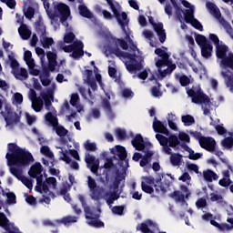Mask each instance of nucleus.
<instances>
[{
	"label": "nucleus",
	"instance_id": "obj_10",
	"mask_svg": "<svg viewBox=\"0 0 233 233\" xmlns=\"http://www.w3.org/2000/svg\"><path fill=\"white\" fill-rule=\"evenodd\" d=\"M44 119L48 127H52L53 131L56 132L59 137H65V136L68 134V130L59 125V119H57V113L55 108H52L50 112L46 114Z\"/></svg>",
	"mask_w": 233,
	"mask_h": 233
},
{
	"label": "nucleus",
	"instance_id": "obj_59",
	"mask_svg": "<svg viewBox=\"0 0 233 233\" xmlns=\"http://www.w3.org/2000/svg\"><path fill=\"white\" fill-rule=\"evenodd\" d=\"M169 159L173 167H179V165H181V159H183V156L179 154H173L170 156Z\"/></svg>",
	"mask_w": 233,
	"mask_h": 233
},
{
	"label": "nucleus",
	"instance_id": "obj_49",
	"mask_svg": "<svg viewBox=\"0 0 233 233\" xmlns=\"http://www.w3.org/2000/svg\"><path fill=\"white\" fill-rule=\"evenodd\" d=\"M78 219H79V217L77 216L68 215L60 219V223H62L63 225L68 226V225H72V223H77Z\"/></svg>",
	"mask_w": 233,
	"mask_h": 233
},
{
	"label": "nucleus",
	"instance_id": "obj_48",
	"mask_svg": "<svg viewBox=\"0 0 233 233\" xmlns=\"http://www.w3.org/2000/svg\"><path fill=\"white\" fill-rule=\"evenodd\" d=\"M145 156L140 160V167H147L150 161H152V156L154 152L152 150L144 151Z\"/></svg>",
	"mask_w": 233,
	"mask_h": 233
},
{
	"label": "nucleus",
	"instance_id": "obj_18",
	"mask_svg": "<svg viewBox=\"0 0 233 233\" xmlns=\"http://www.w3.org/2000/svg\"><path fill=\"white\" fill-rule=\"evenodd\" d=\"M198 136V143L201 148L208 150V152H215L217 143L213 137H201V134L197 133Z\"/></svg>",
	"mask_w": 233,
	"mask_h": 233
},
{
	"label": "nucleus",
	"instance_id": "obj_40",
	"mask_svg": "<svg viewBox=\"0 0 233 233\" xmlns=\"http://www.w3.org/2000/svg\"><path fill=\"white\" fill-rule=\"evenodd\" d=\"M206 7L208 8V11L213 17H219L221 15V11H219V8L216 6V4L212 2H207Z\"/></svg>",
	"mask_w": 233,
	"mask_h": 233
},
{
	"label": "nucleus",
	"instance_id": "obj_22",
	"mask_svg": "<svg viewBox=\"0 0 233 233\" xmlns=\"http://www.w3.org/2000/svg\"><path fill=\"white\" fill-rule=\"evenodd\" d=\"M83 81L84 85H87L93 90V92H96L97 90V82H96V78L94 77V72L92 70L86 69L83 72Z\"/></svg>",
	"mask_w": 233,
	"mask_h": 233
},
{
	"label": "nucleus",
	"instance_id": "obj_35",
	"mask_svg": "<svg viewBox=\"0 0 233 233\" xmlns=\"http://www.w3.org/2000/svg\"><path fill=\"white\" fill-rule=\"evenodd\" d=\"M171 198L178 203L182 207H187V201H185V198H187L181 191H174L171 194Z\"/></svg>",
	"mask_w": 233,
	"mask_h": 233
},
{
	"label": "nucleus",
	"instance_id": "obj_34",
	"mask_svg": "<svg viewBox=\"0 0 233 233\" xmlns=\"http://www.w3.org/2000/svg\"><path fill=\"white\" fill-rule=\"evenodd\" d=\"M202 177H204L205 181H208V183H212V181H218V179H219V176L210 169L204 170Z\"/></svg>",
	"mask_w": 233,
	"mask_h": 233
},
{
	"label": "nucleus",
	"instance_id": "obj_4",
	"mask_svg": "<svg viewBox=\"0 0 233 233\" xmlns=\"http://www.w3.org/2000/svg\"><path fill=\"white\" fill-rule=\"evenodd\" d=\"M209 39L215 45L216 56L219 66L224 68V70H227V68L233 70V53L228 48V46L219 41V37L215 34H209Z\"/></svg>",
	"mask_w": 233,
	"mask_h": 233
},
{
	"label": "nucleus",
	"instance_id": "obj_30",
	"mask_svg": "<svg viewBox=\"0 0 233 233\" xmlns=\"http://www.w3.org/2000/svg\"><path fill=\"white\" fill-rule=\"evenodd\" d=\"M18 34L24 41H28V38L32 36V30L26 24H22V25L18 27Z\"/></svg>",
	"mask_w": 233,
	"mask_h": 233
},
{
	"label": "nucleus",
	"instance_id": "obj_57",
	"mask_svg": "<svg viewBox=\"0 0 233 233\" xmlns=\"http://www.w3.org/2000/svg\"><path fill=\"white\" fill-rule=\"evenodd\" d=\"M167 119L169 128H171V130L177 131V124H176V115L169 113Z\"/></svg>",
	"mask_w": 233,
	"mask_h": 233
},
{
	"label": "nucleus",
	"instance_id": "obj_64",
	"mask_svg": "<svg viewBox=\"0 0 233 233\" xmlns=\"http://www.w3.org/2000/svg\"><path fill=\"white\" fill-rule=\"evenodd\" d=\"M18 180L21 181L23 183V185H25V187L29 188V190H32L34 184L32 183L30 178H28L23 175L20 178H18Z\"/></svg>",
	"mask_w": 233,
	"mask_h": 233
},
{
	"label": "nucleus",
	"instance_id": "obj_3",
	"mask_svg": "<svg viewBox=\"0 0 233 233\" xmlns=\"http://www.w3.org/2000/svg\"><path fill=\"white\" fill-rule=\"evenodd\" d=\"M187 94L192 98V103L201 105L204 116H208V114H210L212 106H219V104L225 101V96L222 95L217 96L215 100L212 98L210 101L208 96L205 95L203 91H201V88L197 90L195 88H191L187 91Z\"/></svg>",
	"mask_w": 233,
	"mask_h": 233
},
{
	"label": "nucleus",
	"instance_id": "obj_55",
	"mask_svg": "<svg viewBox=\"0 0 233 233\" xmlns=\"http://www.w3.org/2000/svg\"><path fill=\"white\" fill-rule=\"evenodd\" d=\"M181 121L185 127H192L196 124V119L191 115H184L181 116Z\"/></svg>",
	"mask_w": 233,
	"mask_h": 233
},
{
	"label": "nucleus",
	"instance_id": "obj_28",
	"mask_svg": "<svg viewBox=\"0 0 233 233\" xmlns=\"http://www.w3.org/2000/svg\"><path fill=\"white\" fill-rule=\"evenodd\" d=\"M142 36L147 41H149V45L153 48H157V46H159V42L154 41V39H156V35H154V32H152V30L145 29L144 31H142Z\"/></svg>",
	"mask_w": 233,
	"mask_h": 233
},
{
	"label": "nucleus",
	"instance_id": "obj_37",
	"mask_svg": "<svg viewBox=\"0 0 233 233\" xmlns=\"http://www.w3.org/2000/svg\"><path fill=\"white\" fill-rule=\"evenodd\" d=\"M131 143L136 150H145V140L141 135L135 136Z\"/></svg>",
	"mask_w": 233,
	"mask_h": 233
},
{
	"label": "nucleus",
	"instance_id": "obj_60",
	"mask_svg": "<svg viewBox=\"0 0 233 233\" xmlns=\"http://www.w3.org/2000/svg\"><path fill=\"white\" fill-rule=\"evenodd\" d=\"M78 86V92H80L82 97L85 99H94V95H92V91L88 89L87 94H86V89L85 87L77 85Z\"/></svg>",
	"mask_w": 233,
	"mask_h": 233
},
{
	"label": "nucleus",
	"instance_id": "obj_33",
	"mask_svg": "<svg viewBox=\"0 0 233 233\" xmlns=\"http://www.w3.org/2000/svg\"><path fill=\"white\" fill-rule=\"evenodd\" d=\"M106 203L109 206L112 207L114 201H117L119 199V195L116 191H109L106 192L103 196Z\"/></svg>",
	"mask_w": 233,
	"mask_h": 233
},
{
	"label": "nucleus",
	"instance_id": "obj_7",
	"mask_svg": "<svg viewBox=\"0 0 233 233\" xmlns=\"http://www.w3.org/2000/svg\"><path fill=\"white\" fill-rule=\"evenodd\" d=\"M155 54L158 57L155 58V65L157 68L160 77H167L170 76L174 69L176 68V64L170 62V54L168 48L161 46L155 49Z\"/></svg>",
	"mask_w": 233,
	"mask_h": 233
},
{
	"label": "nucleus",
	"instance_id": "obj_5",
	"mask_svg": "<svg viewBox=\"0 0 233 233\" xmlns=\"http://www.w3.org/2000/svg\"><path fill=\"white\" fill-rule=\"evenodd\" d=\"M56 84L51 85V88L47 92H41L40 96L37 97V93L33 88L29 89L28 99L32 103V108L35 112H41L43 106H46V110H50L52 106V101H54V92H56Z\"/></svg>",
	"mask_w": 233,
	"mask_h": 233
},
{
	"label": "nucleus",
	"instance_id": "obj_58",
	"mask_svg": "<svg viewBox=\"0 0 233 233\" xmlns=\"http://www.w3.org/2000/svg\"><path fill=\"white\" fill-rule=\"evenodd\" d=\"M2 195L5 196V198H7L6 199V203L7 205H15V203H17L16 198H15V194L12 193V192H2Z\"/></svg>",
	"mask_w": 233,
	"mask_h": 233
},
{
	"label": "nucleus",
	"instance_id": "obj_54",
	"mask_svg": "<svg viewBox=\"0 0 233 233\" xmlns=\"http://www.w3.org/2000/svg\"><path fill=\"white\" fill-rule=\"evenodd\" d=\"M210 201L216 202L218 205H225V199L223 198V196L221 194H218V192L210 193Z\"/></svg>",
	"mask_w": 233,
	"mask_h": 233
},
{
	"label": "nucleus",
	"instance_id": "obj_46",
	"mask_svg": "<svg viewBox=\"0 0 233 233\" xmlns=\"http://www.w3.org/2000/svg\"><path fill=\"white\" fill-rule=\"evenodd\" d=\"M222 147L224 148H232L233 147V132H228V136L224 137V139L221 141Z\"/></svg>",
	"mask_w": 233,
	"mask_h": 233
},
{
	"label": "nucleus",
	"instance_id": "obj_14",
	"mask_svg": "<svg viewBox=\"0 0 233 233\" xmlns=\"http://www.w3.org/2000/svg\"><path fill=\"white\" fill-rule=\"evenodd\" d=\"M111 12H113V15H115L117 23L120 25L122 31L126 35V39H130V31L127 29V25H128V18L127 16V13H121V5H119V4L115 5L111 8Z\"/></svg>",
	"mask_w": 233,
	"mask_h": 233
},
{
	"label": "nucleus",
	"instance_id": "obj_19",
	"mask_svg": "<svg viewBox=\"0 0 233 233\" xmlns=\"http://www.w3.org/2000/svg\"><path fill=\"white\" fill-rule=\"evenodd\" d=\"M86 219H87V225L94 227L95 228H101L105 227V223L99 220V215H95L90 208H86Z\"/></svg>",
	"mask_w": 233,
	"mask_h": 233
},
{
	"label": "nucleus",
	"instance_id": "obj_11",
	"mask_svg": "<svg viewBox=\"0 0 233 233\" xmlns=\"http://www.w3.org/2000/svg\"><path fill=\"white\" fill-rule=\"evenodd\" d=\"M0 116L4 117L6 123L5 128H7V130H15L17 123H19L21 119V114H17L10 105L6 104L4 107V111L0 112Z\"/></svg>",
	"mask_w": 233,
	"mask_h": 233
},
{
	"label": "nucleus",
	"instance_id": "obj_63",
	"mask_svg": "<svg viewBox=\"0 0 233 233\" xmlns=\"http://www.w3.org/2000/svg\"><path fill=\"white\" fill-rule=\"evenodd\" d=\"M178 181H181L182 183H186V185H190V181H192V177L188 172H184L178 177Z\"/></svg>",
	"mask_w": 233,
	"mask_h": 233
},
{
	"label": "nucleus",
	"instance_id": "obj_20",
	"mask_svg": "<svg viewBox=\"0 0 233 233\" xmlns=\"http://www.w3.org/2000/svg\"><path fill=\"white\" fill-rule=\"evenodd\" d=\"M148 21L150 25L153 26L155 32H157V35L159 39V42L161 45L167 41V33L165 32V29L163 28V23L161 22H156L154 20V17L149 16Z\"/></svg>",
	"mask_w": 233,
	"mask_h": 233
},
{
	"label": "nucleus",
	"instance_id": "obj_62",
	"mask_svg": "<svg viewBox=\"0 0 233 233\" xmlns=\"http://www.w3.org/2000/svg\"><path fill=\"white\" fill-rule=\"evenodd\" d=\"M196 43L197 45H198V46H200V48H203V46H207V45H210L208 44V42H207V37L202 35H198L196 36Z\"/></svg>",
	"mask_w": 233,
	"mask_h": 233
},
{
	"label": "nucleus",
	"instance_id": "obj_52",
	"mask_svg": "<svg viewBox=\"0 0 233 233\" xmlns=\"http://www.w3.org/2000/svg\"><path fill=\"white\" fill-rule=\"evenodd\" d=\"M40 43L43 48H50V46L54 45V38L49 37L46 35L45 36L40 37Z\"/></svg>",
	"mask_w": 233,
	"mask_h": 233
},
{
	"label": "nucleus",
	"instance_id": "obj_39",
	"mask_svg": "<svg viewBox=\"0 0 233 233\" xmlns=\"http://www.w3.org/2000/svg\"><path fill=\"white\" fill-rule=\"evenodd\" d=\"M79 95L77 93H73L70 98V105H72V106H76L77 112H83L84 108L83 106L79 103Z\"/></svg>",
	"mask_w": 233,
	"mask_h": 233
},
{
	"label": "nucleus",
	"instance_id": "obj_9",
	"mask_svg": "<svg viewBox=\"0 0 233 233\" xmlns=\"http://www.w3.org/2000/svg\"><path fill=\"white\" fill-rule=\"evenodd\" d=\"M7 64L10 66L11 74L18 79V81H26L28 71L25 67H21L19 62L15 58L14 52H10L7 56Z\"/></svg>",
	"mask_w": 233,
	"mask_h": 233
},
{
	"label": "nucleus",
	"instance_id": "obj_31",
	"mask_svg": "<svg viewBox=\"0 0 233 233\" xmlns=\"http://www.w3.org/2000/svg\"><path fill=\"white\" fill-rule=\"evenodd\" d=\"M223 177L218 181V185L220 187H224L225 188L230 187L232 185V180L230 179V171L228 169L222 170Z\"/></svg>",
	"mask_w": 233,
	"mask_h": 233
},
{
	"label": "nucleus",
	"instance_id": "obj_56",
	"mask_svg": "<svg viewBox=\"0 0 233 233\" xmlns=\"http://www.w3.org/2000/svg\"><path fill=\"white\" fill-rule=\"evenodd\" d=\"M35 54L38 56L42 66H46V55L45 54V50L41 47H35Z\"/></svg>",
	"mask_w": 233,
	"mask_h": 233
},
{
	"label": "nucleus",
	"instance_id": "obj_32",
	"mask_svg": "<svg viewBox=\"0 0 233 233\" xmlns=\"http://www.w3.org/2000/svg\"><path fill=\"white\" fill-rule=\"evenodd\" d=\"M220 76H222L227 88H228L229 91L233 93V75L230 76V71L227 70L221 71Z\"/></svg>",
	"mask_w": 233,
	"mask_h": 233
},
{
	"label": "nucleus",
	"instance_id": "obj_42",
	"mask_svg": "<svg viewBox=\"0 0 233 233\" xmlns=\"http://www.w3.org/2000/svg\"><path fill=\"white\" fill-rule=\"evenodd\" d=\"M68 190H70V184H64L62 187L60 188L58 194L59 196H62L65 199V201H67V203H70V194L68 193Z\"/></svg>",
	"mask_w": 233,
	"mask_h": 233
},
{
	"label": "nucleus",
	"instance_id": "obj_23",
	"mask_svg": "<svg viewBox=\"0 0 233 233\" xmlns=\"http://www.w3.org/2000/svg\"><path fill=\"white\" fill-rule=\"evenodd\" d=\"M34 6H37V2H35V0L24 1L23 12L26 19H34V15H35V9Z\"/></svg>",
	"mask_w": 233,
	"mask_h": 233
},
{
	"label": "nucleus",
	"instance_id": "obj_12",
	"mask_svg": "<svg viewBox=\"0 0 233 233\" xmlns=\"http://www.w3.org/2000/svg\"><path fill=\"white\" fill-rule=\"evenodd\" d=\"M176 177L172 174H164L160 173L157 175L155 180V190L158 192V194H166L170 190V187L172 186V181H175Z\"/></svg>",
	"mask_w": 233,
	"mask_h": 233
},
{
	"label": "nucleus",
	"instance_id": "obj_50",
	"mask_svg": "<svg viewBox=\"0 0 233 233\" xmlns=\"http://www.w3.org/2000/svg\"><path fill=\"white\" fill-rule=\"evenodd\" d=\"M96 10L98 14H102L104 19H106L107 21H112L115 17L110 11L105 10L101 8V5H96Z\"/></svg>",
	"mask_w": 233,
	"mask_h": 233
},
{
	"label": "nucleus",
	"instance_id": "obj_21",
	"mask_svg": "<svg viewBox=\"0 0 233 233\" xmlns=\"http://www.w3.org/2000/svg\"><path fill=\"white\" fill-rule=\"evenodd\" d=\"M28 175L30 177H34L36 179V185H39V183H43V166L41 163H35L33 166H31Z\"/></svg>",
	"mask_w": 233,
	"mask_h": 233
},
{
	"label": "nucleus",
	"instance_id": "obj_2",
	"mask_svg": "<svg viewBox=\"0 0 233 233\" xmlns=\"http://www.w3.org/2000/svg\"><path fill=\"white\" fill-rule=\"evenodd\" d=\"M9 172L18 179L23 176V167L30 165L34 161L32 154L19 147L16 144H8V152L5 155Z\"/></svg>",
	"mask_w": 233,
	"mask_h": 233
},
{
	"label": "nucleus",
	"instance_id": "obj_47",
	"mask_svg": "<svg viewBox=\"0 0 233 233\" xmlns=\"http://www.w3.org/2000/svg\"><path fill=\"white\" fill-rule=\"evenodd\" d=\"M186 168L187 170H188V172L190 173L194 172L195 174H197L198 177H203V173L199 171V166H198L197 164L187 162Z\"/></svg>",
	"mask_w": 233,
	"mask_h": 233
},
{
	"label": "nucleus",
	"instance_id": "obj_44",
	"mask_svg": "<svg viewBox=\"0 0 233 233\" xmlns=\"http://www.w3.org/2000/svg\"><path fill=\"white\" fill-rule=\"evenodd\" d=\"M24 60L25 61V64L27 65L28 68H35V60H34V58L32 57L31 51H25Z\"/></svg>",
	"mask_w": 233,
	"mask_h": 233
},
{
	"label": "nucleus",
	"instance_id": "obj_24",
	"mask_svg": "<svg viewBox=\"0 0 233 233\" xmlns=\"http://www.w3.org/2000/svg\"><path fill=\"white\" fill-rule=\"evenodd\" d=\"M85 161L87 165V168H90L91 172L97 176V170L99 168V159H96L95 156L90 153H86L85 157Z\"/></svg>",
	"mask_w": 233,
	"mask_h": 233
},
{
	"label": "nucleus",
	"instance_id": "obj_51",
	"mask_svg": "<svg viewBox=\"0 0 233 233\" xmlns=\"http://www.w3.org/2000/svg\"><path fill=\"white\" fill-rule=\"evenodd\" d=\"M170 1L176 10L175 15H176L177 19H178V21L180 23H183V14H185L183 12V9H181V7L177 6V4H176V0H170Z\"/></svg>",
	"mask_w": 233,
	"mask_h": 233
},
{
	"label": "nucleus",
	"instance_id": "obj_25",
	"mask_svg": "<svg viewBox=\"0 0 233 233\" xmlns=\"http://www.w3.org/2000/svg\"><path fill=\"white\" fill-rule=\"evenodd\" d=\"M154 183L156 179L152 177H143L141 182V188L146 194H154Z\"/></svg>",
	"mask_w": 233,
	"mask_h": 233
},
{
	"label": "nucleus",
	"instance_id": "obj_13",
	"mask_svg": "<svg viewBox=\"0 0 233 233\" xmlns=\"http://www.w3.org/2000/svg\"><path fill=\"white\" fill-rule=\"evenodd\" d=\"M40 152L46 157L42 158L43 165H45V167H48L51 176H57L59 174V170L54 168V165H56V157L54 156V152L50 150L48 146H42Z\"/></svg>",
	"mask_w": 233,
	"mask_h": 233
},
{
	"label": "nucleus",
	"instance_id": "obj_61",
	"mask_svg": "<svg viewBox=\"0 0 233 233\" xmlns=\"http://www.w3.org/2000/svg\"><path fill=\"white\" fill-rule=\"evenodd\" d=\"M167 145H169L171 148H176L177 145H179V138L177 137V136H174V135L169 136L167 140Z\"/></svg>",
	"mask_w": 233,
	"mask_h": 233
},
{
	"label": "nucleus",
	"instance_id": "obj_15",
	"mask_svg": "<svg viewBox=\"0 0 233 233\" xmlns=\"http://www.w3.org/2000/svg\"><path fill=\"white\" fill-rule=\"evenodd\" d=\"M60 159L62 161L66 162V165H68L69 167L72 168V170H79V163L77 161H81V157H79V152L76 149H70L69 154L74 157L72 159L70 157H68V151L67 150H61L60 152Z\"/></svg>",
	"mask_w": 233,
	"mask_h": 233
},
{
	"label": "nucleus",
	"instance_id": "obj_6",
	"mask_svg": "<svg viewBox=\"0 0 233 233\" xmlns=\"http://www.w3.org/2000/svg\"><path fill=\"white\" fill-rule=\"evenodd\" d=\"M64 43L68 46H65L64 44L59 45L60 50L65 51L66 54H70L69 56L73 59H79L85 56V46L81 40L76 38V35L70 31V29H66L64 35Z\"/></svg>",
	"mask_w": 233,
	"mask_h": 233
},
{
	"label": "nucleus",
	"instance_id": "obj_17",
	"mask_svg": "<svg viewBox=\"0 0 233 233\" xmlns=\"http://www.w3.org/2000/svg\"><path fill=\"white\" fill-rule=\"evenodd\" d=\"M57 188V180L54 177H50L46 178V180L42 183L36 184V190L40 192V194H48L50 190H56Z\"/></svg>",
	"mask_w": 233,
	"mask_h": 233
},
{
	"label": "nucleus",
	"instance_id": "obj_8",
	"mask_svg": "<svg viewBox=\"0 0 233 233\" xmlns=\"http://www.w3.org/2000/svg\"><path fill=\"white\" fill-rule=\"evenodd\" d=\"M46 10L55 28H59V24H57L59 19L64 26H68L66 19L70 17V7L66 4L54 2L53 7L50 8V6L46 5Z\"/></svg>",
	"mask_w": 233,
	"mask_h": 233
},
{
	"label": "nucleus",
	"instance_id": "obj_45",
	"mask_svg": "<svg viewBox=\"0 0 233 233\" xmlns=\"http://www.w3.org/2000/svg\"><path fill=\"white\" fill-rule=\"evenodd\" d=\"M78 12L82 17H86V19H93L94 14L88 10V7L85 5H80L78 6Z\"/></svg>",
	"mask_w": 233,
	"mask_h": 233
},
{
	"label": "nucleus",
	"instance_id": "obj_26",
	"mask_svg": "<svg viewBox=\"0 0 233 233\" xmlns=\"http://www.w3.org/2000/svg\"><path fill=\"white\" fill-rule=\"evenodd\" d=\"M137 230H140L142 233H154L156 230H159L157 224L152 220H147L141 225L137 227Z\"/></svg>",
	"mask_w": 233,
	"mask_h": 233
},
{
	"label": "nucleus",
	"instance_id": "obj_53",
	"mask_svg": "<svg viewBox=\"0 0 233 233\" xmlns=\"http://www.w3.org/2000/svg\"><path fill=\"white\" fill-rule=\"evenodd\" d=\"M11 102L15 106L23 105V95L21 93H14L11 97Z\"/></svg>",
	"mask_w": 233,
	"mask_h": 233
},
{
	"label": "nucleus",
	"instance_id": "obj_38",
	"mask_svg": "<svg viewBox=\"0 0 233 233\" xmlns=\"http://www.w3.org/2000/svg\"><path fill=\"white\" fill-rule=\"evenodd\" d=\"M153 128L155 132H160V134H165V136H168V129L161 123L159 120H157V117L155 116V121L153 122Z\"/></svg>",
	"mask_w": 233,
	"mask_h": 233
},
{
	"label": "nucleus",
	"instance_id": "obj_41",
	"mask_svg": "<svg viewBox=\"0 0 233 233\" xmlns=\"http://www.w3.org/2000/svg\"><path fill=\"white\" fill-rule=\"evenodd\" d=\"M35 30L39 39L40 37H45L46 35V26L43 23V20H38L35 23Z\"/></svg>",
	"mask_w": 233,
	"mask_h": 233
},
{
	"label": "nucleus",
	"instance_id": "obj_43",
	"mask_svg": "<svg viewBox=\"0 0 233 233\" xmlns=\"http://www.w3.org/2000/svg\"><path fill=\"white\" fill-rule=\"evenodd\" d=\"M201 49V56L204 57V59H210L212 57V51L214 50V47L212 45L208 44L203 47H200Z\"/></svg>",
	"mask_w": 233,
	"mask_h": 233
},
{
	"label": "nucleus",
	"instance_id": "obj_1",
	"mask_svg": "<svg viewBox=\"0 0 233 233\" xmlns=\"http://www.w3.org/2000/svg\"><path fill=\"white\" fill-rule=\"evenodd\" d=\"M127 41H128L130 45V50H132V52H137V55L122 51L128 50V43H127ZM127 41H125V39L114 38L113 43L116 45V48L113 50V54L125 63L126 68L130 74H136V72H139L143 68V54L139 51L137 45L134 43V40H132L130 36ZM118 46H120L122 50L119 49Z\"/></svg>",
	"mask_w": 233,
	"mask_h": 233
},
{
	"label": "nucleus",
	"instance_id": "obj_36",
	"mask_svg": "<svg viewBox=\"0 0 233 233\" xmlns=\"http://www.w3.org/2000/svg\"><path fill=\"white\" fill-rule=\"evenodd\" d=\"M175 79H177V81H179L182 86H188V85H190V82L193 81L192 76H187L181 73H176Z\"/></svg>",
	"mask_w": 233,
	"mask_h": 233
},
{
	"label": "nucleus",
	"instance_id": "obj_27",
	"mask_svg": "<svg viewBox=\"0 0 233 233\" xmlns=\"http://www.w3.org/2000/svg\"><path fill=\"white\" fill-rule=\"evenodd\" d=\"M46 57L48 61L47 70H49V72H56V66H57V53L48 51Z\"/></svg>",
	"mask_w": 233,
	"mask_h": 233
},
{
	"label": "nucleus",
	"instance_id": "obj_29",
	"mask_svg": "<svg viewBox=\"0 0 233 233\" xmlns=\"http://www.w3.org/2000/svg\"><path fill=\"white\" fill-rule=\"evenodd\" d=\"M110 150L116 159H120L121 161H125V159H127V149L124 147L116 146Z\"/></svg>",
	"mask_w": 233,
	"mask_h": 233
},
{
	"label": "nucleus",
	"instance_id": "obj_16",
	"mask_svg": "<svg viewBox=\"0 0 233 233\" xmlns=\"http://www.w3.org/2000/svg\"><path fill=\"white\" fill-rule=\"evenodd\" d=\"M180 1L183 6H185V8H188L187 10H186V14H184V21H186V23H190L192 26H194V28H196L197 30H200V32H202L203 25H201V23H199V21L194 19V12L196 10L194 5H192L188 1Z\"/></svg>",
	"mask_w": 233,
	"mask_h": 233
}]
</instances>
